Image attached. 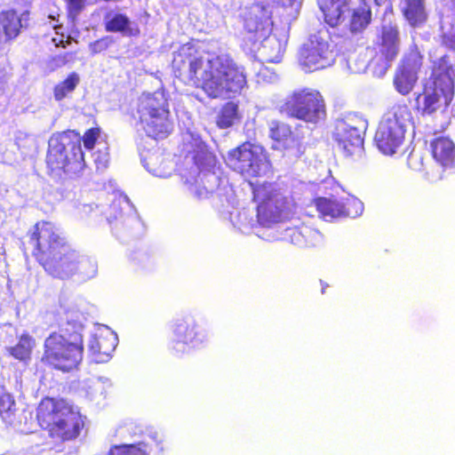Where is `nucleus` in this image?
<instances>
[{
	"mask_svg": "<svg viewBox=\"0 0 455 455\" xmlns=\"http://www.w3.org/2000/svg\"><path fill=\"white\" fill-rule=\"evenodd\" d=\"M68 56H70V53H65L63 55H59V56L52 58V61L54 62L55 66L60 67V66L67 64L69 61Z\"/></svg>",
	"mask_w": 455,
	"mask_h": 455,
	"instance_id": "obj_40",
	"label": "nucleus"
},
{
	"mask_svg": "<svg viewBox=\"0 0 455 455\" xmlns=\"http://www.w3.org/2000/svg\"><path fill=\"white\" fill-rule=\"evenodd\" d=\"M313 204L324 220L336 218H356L363 211V204L355 196L347 197H317Z\"/></svg>",
	"mask_w": 455,
	"mask_h": 455,
	"instance_id": "obj_16",
	"label": "nucleus"
},
{
	"mask_svg": "<svg viewBox=\"0 0 455 455\" xmlns=\"http://www.w3.org/2000/svg\"><path fill=\"white\" fill-rule=\"evenodd\" d=\"M291 242L299 247H314L321 243V234L312 227L301 224L287 229Z\"/></svg>",
	"mask_w": 455,
	"mask_h": 455,
	"instance_id": "obj_22",
	"label": "nucleus"
},
{
	"mask_svg": "<svg viewBox=\"0 0 455 455\" xmlns=\"http://www.w3.org/2000/svg\"><path fill=\"white\" fill-rule=\"evenodd\" d=\"M12 33H13V36H18L20 30L19 29H16V30H11Z\"/></svg>",
	"mask_w": 455,
	"mask_h": 455,
	"instance_id": "obj_44",
	"label": "nucleus"
},
{
	"mask_svg": "<svg viewBox=\"0 0 455 455\" xmlns=\"http://www.w3.org/2000/svg\"><path fill=\"white\" fill-rule=\"evenodd\" d=\"M364 44L363 30H314L298 52V62L305 72L331 67L339 53Z\"/></svg>",
	"mask_w": 455,
	"mask_h": 455,
	"instance_id": "obj_3",
	"label": "nucleus"
},
{
	"mask_svg": "<svg viewBox=\"0 0 455 455\" xmlns=\"http://www.w3.org/2000/svg\"><path fill=\"white\" fill-rule=\"evenodd\" d=\"M118 343L116 335L109 331H104L92 335L88 345L92 359L97 363L109 361Z\"/></svg>",
	"mask_w": 455,
	"mask_h": 455,
	"instance_id": "obj_18",
	"label": "nucleus"
},
{
	"mask_svg": "<svg viewBox=\"0 0 455 455\" xmlns=\"http://www.w3.org/2000/svg\"><path fill=\"white\" fill-rule=\"evenodd\" d=\"M455 69L447 56L434 61L430 76L415 99V110L422 116L444 112L455 94Z\"/></svg>",
	"mask_w": 455,
	"mask_h": 455,
	"instance_id": "obj_5",
	"label": "nucleus"
},
{
	"mask_svg": "<svg viewBox=\"0 0 455 455\" xmlns=\"http://www.w3.org/2000/svg\"><path fill=\"white\" fill-rule=\"evenodd\" d=\"M171 330L169 350L175 357L181 358L188 355L196 347V343L204 341L198 325L191 316L176 319L172 324Z\"/></svg>",
	"mask_w": 455,
	"mask_h": 455,
	"instance_id": "obj_15",
	"label": "nucleus"
},
{
	"mask_svg": "<svg viewBox=\"0 0 455 455\" xmlns=\"http://www.w3.org/2000/svg\"><path fill=\"white\" fill-rule=\"evenodd\" d=\"M423 62L424 55L421 53L419 46L416 44H412L403 54L398 67L419 74Z\"/></svg>",
	"mask_w": 455,
	"mask_h": 455,
	"instance_id": "obj_28",
	"label": "nucleus"
},
{
	"mask_svg": "<svg viewBox=\"0 0 455 455\" xmlns=\"http://www.w3.org/2000/svg\"><path fill=\"white\" fill-rule=\"evenodd\" d=\"M60 28V26H53L52 28L57 29V28Z\"/></svg>",
	"mask_w": 455,
	"mask_h": 455,
	"instance_id": "obj_46",
	"label": "nucleus"
},
{
	"mask_svg": "<svg viewBox=\"0 0 455 455\" xmlns=\"http://www.w3.org/2000/svg\"><path fill=\"white\" fill-rule=\"evenodd\" d=\"M387 0H374L375 4L377 5H380L382 4L383 3H385Z\"/></svg>",
	"mask_w": 455,
	"mask_h": 455,
	"instance_id": "obj_43",
	"label": "nucleus"
},
{
	"mask_svg": "<svg viewBox=\"0 0 455 455\" xmlns=\"http://www.w3.org/2000/svg\"><path fill=\"white\" fill-rule=\"evenodd\" d=\"M240 118L238 103L230 100L220 107L216 116V125L220 129H227L233 126Z\"/></svg>",
	"mask_w": 455,
	"mask_h": 455,
	"instance_id": "obj_25",
	"label": "nucleus"
},
{
	"mask_svg": "<svg viewBox=\"0 0 455 455\" xmlns=\"http://www.w3.org/2000/svg\"><path fill=\"white\" fill-rule=\"evenodd\" d=\"M441 45L449 49L455 50V30H447L440 35Z\"/></svg>",
	"mask_w": 455,
	"mask_h": 455,
	"instance_id": "obj_37",
	"label": "nucleus"
},
{
	"mask_svg": "<svg viewBox=\"0 0 455 455\" xmlns=\"http://www.w3.org/2000/svg\"><path fill=\"white\" fill-rule=\"evenodd\" d=\"M70 15H76L85 6L86 0H67Z\"/></svg>",
	"mask_w": 455,
	"mask_h": 455,
	"instance_id": "obj_38",
	"label": "nucleus"
},
{
	"mask_svg": "<svg viewBox=\"0 0 455 455\" xmlns=\"http://www.w3.org/2000/svg\"><path fill=\"white\" fill-rule=\"evenodd\" d=\"M36 419L48 435L60 442L76 439L84 428V418L63 398L44 396L39 402Z\"/></svg>",
	"mask_w": 455,
	"mask_h": 455,
	"instance_id": "obj_4",
	"label": "nucleus"
},
{
	"mask_svg": "<svg viewBox=\"0 0 455 455\" xmlns=\"http://www.w3.org/2000/svg\"><path fill=\"white\" fill-rule=\"evenodd\" d=\"M371 20V12L365 3L353 10L350 28H364L367 27Z\"/></svg>",
	"mask_w": 455,
	"mask_h": 455,
	"instance_id": "obj_30",
	"label": "nucleus"
},
{
	"mask_svg": "<svg viewBox=\"0 0 455 455\" xmlns=\"http://www.w3.org/2000/svg\"><path fill=\"white\" fill-rule=\"evenodd\" d=\"M403 114H408L406 107H398L379 123L374 141L382 154L393 156L402 148L406 133V126L401 120Z\"/></svg>",
	"mask_w": 455,
	"mask_h": 455,
	"instance_id": "obj_12",
	"label": "nucleus"
},
{
	"mask_svg": "<svg viewBox=\"0 0 455 455\" xmlns=\"http://www.w3.org/2000/svg\"><path fill=\"white\" fill-rule=\"evenodd\" d=\"M138 114L142 128L155 140L166 138L172 131L167 99L161 92L143 94L139 100Z\"/></svg>",
	"mask_w": 455,
	"mask_h": 455,
	"instance_id": "obj_8",
	"label": "nucleus"
},
{
	"mask_svg": "<svg viewBox=\"0 0 455 455\" xmlns=\"http://www.w3.org/2000/svg\"><path fill=\"white\" fill-rule=\"evenodd\" d=\"M79 138V146L81 147V141L84 143V147L87 150H92L95 148L98 139L101 134V128L99 125L92 127L86 130L83 136L76 131Z\"/></svg>",
	"mask_w": 455,
	"mask_h": 455,
	"instance_id": "obj_34",
	"label": "nucleus"
},
{
	"mask_svg": "<svg viewBox=\"0 0 455 455\" xmlns=\"http://www.w3.org/2000/svg\"><path fill=\"white\" fill-rule=\"evenodd\" d=\"M121 31H122V32H127L128 30L122 29Z\"/></svg>",
	"mask_w": 455,
	"mask_h": 455,
	"instance_id": "obj_47",
	"label": "nucleus"
},
{
	"mask_svg": "<svg viewBox=\"0 0 455 455\" xmlns=\"http://www.w3.org/2000/svg\"><path fill=\"white\" fill-rule=\"evenodd\" d=\"M433 158L443 169L455 167V143L446 136H439L430 142Z\"/></svg>",
	"mask_w": 455,
	"mask_h": 455,
	"instance_id": "obj_21",
	"label": "nucleus"
},
{
	"mask_svg": "<svg viewBox=\"0 0 455 455\" xmlns=\"http://www.w3.org/2000/svg\"><path fill=\"white\" fill-rule=\"evenodd\" d=\"M28 12L18 14L14 10H6L0 12L1 28H24L28 26Z\"/></svg>",
	"mask_w": 455,
	"mask_h": 455,
	"instance_id": "obj_29",
	"label": "nucleus"
},
{
	"mask_svg": "<svg viewBox=\"0 0 455 455\" xmlns=\"http://www.w3.org/2000/svg\"><path fill=\"white\" fill-rule=\"evenodd\" d=\"M106 28H128L130 25L129 19L117 12L110 11L104 18Z\"/></svg>",
	"mask_w": 455,
	"mask_h": 455,
	"instance_id": "obj_33",
	"label": "nucleus"
},
{
	"mask_svg": "<svg viewBox=\"0 0 455 455\" xmlns=\"http://www.w3.org/2000/svg\"><path fill=\"white\" fill-rule=\"evenodd\" d=\"M367 121L355 114H348L335 124L332 138L347 155L355 156L363 149Z\"/></svg>",
	"mask_w": 455,
	"mask_h": 455,
	"instance_id": "obj_13",
	"label": "nucleus"
},
{
	"mask_svg": "<svg viewBox=\"0 0 455 455\" xmlns=\"http://www.w3.org/2000/svg\"><path fill=\"white\" fill-rule=\"evenodd\" d=\"M269 138L273 141V149L286 151L296 148L300 150V140L293 132L291 125L283 121L273 120L270 123Z\"/></svg>",
	"mask_w": 455,
	"mask_h": 455,
	"instance_id": "obj_19",
	"label": "nucleus"
},
{
	"mask_svg": "<svg viewBox=\"0 0 455 455\" xmlns=\"http://www.w3.org/2000/svg\"><path fill=\"white\" fill-rule=\"evenodd\" d=\"M79 84V76L73 72L68 77L55 85L53 94L56 100H63L68 93L72 92Z\"/></svg>",
	"mask_w": 455,
	"mask_h": 455,
	"instance_id": "obj_31",
	"label": "nucleus"
},
{
	"mask_svg": "<svg viewBox=\"0 0 455 455\" xmlns=\"http://www.w3.org/2000/svg\"><path fill=\"white\" fill-rule=\"evenodd\" d=\"M403 12L412 27L421 26L427 20L425 5L422 0H404Z\"/></svg>",
	"mask_w": 455,
	"mask_h": 455,
	"instance_id": "obj_26",
	"label": "nucleus"
},
{
	"mask_svg": "<svg viewBox=\"0 0 455 455\" xmlns=\"http://www.w3.org/2000/svg\"><path fill=\"white\" fill-rule=\"evenodd\" d=\"M401 40L398 30H380L372 45L365 49L370 68L378 76H384L397 59Z\"/></svg>",
	"mask_w": 455,
	"mask_h": 455,
	"instance_id": "obj_10",
	"label": "nucleus"
},
{
	"mask_svg": "<svg viewBox=\"0 0 455 455\" xmlns=\"http://www.w3.org/2000/svg\"><path fill=\"white\" fill-rule=\"evenodd\" d=\"M42 361L52 369L69 372L83 360L84 339L76 323L67 322L44 341Z\"/></svg>",
	"mask_w": 455,
	"mask_h": 455,
	"instance_id": "obj_6",
	"label": "nucleus"
},
{
	"mask_svg": "<svg viewBox=\"0 0 455 455\" xmlns=\"http://www.w3.org/2000/svg\"><path fill=\"white\" fill-rule=\"evenodd\" d=\"M165 446L163 440L152 438L149 442L121 443L110 446L106 455H164Z\"/></svg>",
	"mask_w": 455,
	"mask_h": 455,
	"instance_id": "obj_20",
	"label": "nucleus"
},
{
	"mask_svg": "<svg viewBox=\"0 0 455 455\" xmlns=\"http://www.w3.org/2000/svg\"><path fill=\"white\" fill-rule=\"evenodd\" d=\"M418 80V74L400 67L397 68L394 76V85L395 90L402 95L410 93Z\"/></svg>",
	"mask_w": 455,
	"mask_h": 455,
	"instance_id": "obj_27",
	"label": "nucleus"
},
{
	"mask_svg": "<svg viewBox=\"0 0 455 455\" xmlns=\"http://www.w3.org/2000/svg\"><path fill=\"white\" fill-rule=\"evenodd\" d=\"M14 407L15 402L10 394H0V414L9 413Z\"/></svg>",
	"mask_w": 455,
	"mask_h": 455,
	"instance_id": "obj_36",
	"label": "nucleus"
},
{
	"mask_svg": "<svg viewBox=\"0 0 455 455\" xmlns=\"http://www.w3.org/2000/svg\"><path fill=\"white\" fill-rule=\"evenodd\" d=\"M4 31L6 32V35H7L8 36H11V34H9V33H8L10 30L5 29Z\"/></svg>",
	"mask_w": 455,
	"mask_h": 455,
	"instance_id": "obj_45",
	"label": "nucleus"
},
{
	"mask_svg": "<svg viewBox=\"0 0 455 455\" xmlns=\"http://www.w3.org/2000/svg\"><path fill=\"white\" fill-rule=\"evenodd\" d=\"M289 40V30H269L259 51L265 62L279 63L283 58Z\"/></svg>",
	"mask_w": 455,
	"mask_h": 455,
	"instance_id": "obj_17",
	"label": "nucleus"
},
{
	"mask_svg": "<svg viewBox=\"0 0 455 455\" xmlns=\"http://www.w3.org/2000/svg\"><path fill=\"white\" fill-rule=\"evenodd\" d=\"M29 139H30V138H29L28 136H27V135H26V136H24V138H23V139H22V138H19V139H18V148H19L20 149H21V148H22L23 146H22L20 143H21L23 140H29Z\"/></svg>",
	"mask_w": 455,
	"mask_h": 455,
	"instance_id": "obj_42",
	"label": "nucleus"
},
{
	"mask_svg": "<svg viewBox=\"0 0 455 455\" xmlns=\"http://www.w3.org/2000/svg\"><path fill=\"white\" fill-rule=\"evenodd\" d=\"M282 110L292 118L309 124H317L326 117L323 96L318 90L309 87L292 91L282 105Z\"/></svg>",
	"mask_w": 455,
	"mask_h": 455,
	"instance_id": "obj_9",
	"label": "nucleus"
},
{
	"mask_svg": "<svg viewBox=\"0 0 455 455\" xmlns=\"http://www.w3.org/2000/svg\"><path fill=\"white\" fill-rule=\"evenodd\" d=\"M45 164L47 174L53 179H72L84 171V154L76 130H66L51 138Z\"/></svg>",
	"mask_w": 455,
	"mask_h": 455,
	"instance_id": "obj_7",
	"label": "nucleus"
},
{
	"mask_svg": "<svg viewBox=\"0 0 455 455\" xmlns=\"http://www.w3.org/2000/svg\"><path fill=\"white\" fill-rule=\"evenodd\" d=\"M27 235L33 257L48 275L66 281L81 274V257L56 223L38 220Z\"/></svg>",
	"mask_w": 455,
	"mask_h": 455,
	"instance_id": "obj_2",
	"label": "nucleus"
},
{
	"mask_svg": "<svg viewBox=\"0 0 455 455\" xmlns=\"http://www.w3.org/2000/svg\"><path fill=\"white\" fill-rule=\"evenodd\" d=\"M228 159L241 174L259 177L267 160V152L259 143L244 141L228 152Z\"/></svg>",
	"mask_w": 455,
	"mask_h": 455,
	"instance_id": "obj_14",
	"label": "nucleus"
},
{
	"mask_svg": "<svg viewBox=\"0 0 455 455\" xmlns=\"http://www.w3.org/2000/svg\"><path fill=\"white\" fill-rule=\"evenodd\" d=\"M252 188L253 200L257 205V218L263 226L276 222L282 214L288 210L289 203L273 183L264 182L254 184L250 182Z\"/></svg>",
	"mask_w": 455,
	"mask_h": 455,
	"instance_id": "obj_11",
	"label": "nucleus"
},
{
	"mask_svg": "<svg viewBox=\"0 0 455 455\" xmlns=\"http://www.w3.org/2000/svg\"><path fill=\"white\" fill-rule=\"evenodd\" d=\"M35 346V339L28 332H24L18 338L15 345L7 347V353L20 362L28 363L31 360Z\"/></svg>",
	"mask_w": 455,
	"mask_h": 455,
	"instance_id": "obj_23",
	"label": "nucleus"
},
{
	"mask_svg": "<svg viewBox=\"0 0 455 455\" xmlns=\"http://www.w3.org/2000/svg\"><path fill=\"white\" fill-rule=\"evenodd\" d=\"M108 47V41L106 38L97 40L92 45V51L93 53H99Z\"/></svg>",
	"mask_w": 455,
	"mask_h": 455,
	"instance_id": "obj_39",
	"label": "nucleus"
},
{
	"mask_svg": "<svg viewBox=\"0 0 455 455\" xmlns=\"http://www.w3.org/2000/svg\"><path fill=\"white\" fill-rule=\"evenodd\" d=\"M193 160L195 164L199 169L212 167L215 165V164H217V158L215 155L212 152L204 148H200L195 151Z\"/></svg>",
	"mask_w": 455,
	"mask_h": 455,
	"instance_id": "obj_32",
	"label": "nucleus"
},
{
	"mask_svg": "<svg viewBox=\"0 0 455 455\" xmlns=\"http://www.w3.org/2000/svg\"><path fill=\"white\" fill-rule=\"evenodd\" d=\"M174 76L184 84L200 88L210 99L233 98L247 86L244 68L228 53L204 59L189 45L181 46L172 63Z\"/></svg>",
	"mask_w": 455,
	"mask_h": 455,
	"instance_id": "obj_1",
	"label": "nucleus"
},
{
	"mask_svg": "<svg viewBox=\"0 0 455 455\" xmlns=\"http://www.w3.org/2000/svg\"><path fill=\"white\" fill-rule=\"evenodd\" d=\"M52 41L55 43L56 46H66L63 40V34H61L60 37H52Z\"/></svg>",
	"mask_w": 455,
	"mask_h": 455,
	"instance_id": "obj_41",
	"label": "nucleus"
},
{
	"mask_svg": "<svg viewBox=\"0 0 455 455\" xmlns=\"http://www.w3.org/2000/svg\"><path fill=\"white\" fill-rule=\"evenodd\" d=\"M350 0H319L320 8L324 15L325 22L330 27L339 25L344 8Z\"/></svg>",
	"mask_w": 455,
	"mask_h": 455,
	"instance_id": "obj_24",
	"label": "nucleus"
},
{
	"mask_svg": "<svg viewBox=\"0 0 455 455\" xmlns=\"http://www.w3.org/2000/svg\"><path fill=\"white\" fill-rule=\"evenodd\" d=\"M369 57V55H367ZM347 65L351 73L359 74L363 72L367 68H370L369 58L356 59L349 56L347 60Z\"/></svg>",
	"mask_w": 455,
	"mask_h": 455,
	"instance_id": "obj_35",
	"label": "nucleus"
}]
</instances>
